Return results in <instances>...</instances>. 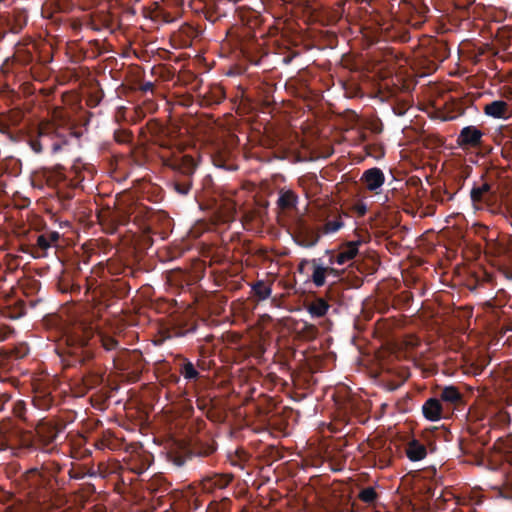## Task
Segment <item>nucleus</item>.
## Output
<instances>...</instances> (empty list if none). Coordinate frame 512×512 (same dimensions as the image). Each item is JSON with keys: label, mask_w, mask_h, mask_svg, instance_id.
Here are the masks:
<instances>
[{"label": "nucleus", "mask_w": 512, "mask_h": 512, "mask_svg": "<svg viewBox=\"0 0 512 512\" xmlns=\"http://www.w3.org/2000/svg\"><path fill=\"white\" fill-rule=\"evenodd\" d=\"M99 346L107 352L121 350L118 340L104 333L82 330L67 337L66 365L82 369L72 380V388L78 396L86 395L103 383L104 372L94 363Z\"/></svg>", "instance_id": "1"}, {"label": "nucleus", "mask_w": 512, "mask_h": 512, "mask_svg": "<svg viewBox=\"0 0 512 512\" xmlns=\"http://www.w3.org/2000/svg\"><path fill=\"white\" fill-rule=\"evenodd\" d=\"M62 466L56 461L44 462L32 467L15 479L19 492L36 506L49 507L57 496L58 488L64 484L57 478Z\"/></svg>", "instance_id": "2"}, {"label": "nucleus", "mask_w": 512, "mask_h": 512, "mask_svg": "<svg viewBox=\"0 0 512 512\" xmlns=\"http://www.w3.org/2000/svg\"><path fill=\"white\" fill-rule=\"evenodd\" d=\"M160 147L167 151L162 153L163 164L173 171L171 185L182 196L188 195L193 186V177L197 169V161L179 149H174L170 141H162Z\"/></svg>", "instance_id": "3"}, {"label": "nucleus", "mask_w": 512, "mask_h": 512, "mask_svg": "<svg viewBox=\"0 0 512 512\" xmlns=\"http://www.w3.org/2000/svg\"><path fill=\"white\" fill-rule=\"evenodd\" d=\"M216 450L217 443L211 435H195L188 443H176L167 452V459L176 467H182L193 457H209Z\"/></svg>", "instance_id": "4"}, {"label": "nucleus", "mask_w": 512, "mask_h": 512, "mask_svg": "<svg viewBox=\"0 0 512 512\" xmlns=\"http://www.w3.org/2000/svg\"><path fill=\"white\" fill-rule=\"evenodd\" d=\"M64 428L65 425L43 418L37 422L34 432L24 441H27V447L51 453L56 449L55 441Z\"/></svg>", "instance_id": "5"}, {"label": "nucleus", "mask_w": 512, "mask_h": 512, "mask_svg": "<svg viewBox=\"0 0 512 512\" xmlns=\"http://www.w3.org/2000/svg\"><path fill=\"white\" fill-rule=\"evenodd\" d=\"M27 143L36 154L42 153L45 147H50L52 153L56 154L68 141L57 133L54 126L45 124L38 127L35 136L28 137Z\"/></svg>", "instance_id": "6"}, {"label": "nucleus", "mask_w": 512, "mask_h": 512, "mask_svg": "<svg viewBox=\"0 0 512 512\" xmlns=\"http://www.w3.org/2000/svg\"><path fill=\"white\" fill-rule=\"evenodd\" d=\"M397 7V13H401L403 18L415 27L425 21L429 12L428 6L422 0H400Z\"/></svg>", "instance_id": "7"}, {"label": "nucleus", "mask_w": 512, "mask_h": 512, "mask_svg": "<svg viewBox=\"0 0 512 512\" xmlns=\"http://www.w3.org/2000/svg\"><path fill=\"white\" fill-rule=\"evenodd\" d=\"M320 229L308 224L304 219H298L293 227L292 238L303 248H312L320 240Z\"/></svg>", "instance_id": "8"}, {"label": "nucleus", "mask_w": 512, "mask_h": 512, "mask_svg": "<svg viewBox=\"0 0 512 512\" xmlns=\"http://www.w3.org/2000/svg\"><path fill=\"white\" fill-rule=\"evenodd\" d=\"M485 133L478 126L463 127L456 138L459 148L464 151L481 149L484 146Z\"/></svg>", "instance_id": "9"}, {"label": "nucleus", "mask_w": 512, "mask_h": 512, "mask_svg": "<svg viewBox=\"0 0 512 512\" xmlns=\"http://www.w3.org/2000/svg\"><path fill=\"white\" fill-rule=\"evenodd\" d=\"M470 198L476 209L490 208L496 202V193L489 182L481 181L474 183L470 191Z\"/></svg>", "instance_id": "10"}, {"label": "nucleus", "mask_w": 512, "mask_h": 512, "mask_svg": "<svg viewBox=\"0 0 512 512\" xmlns=\"http://www.w3.org/2000/svg\"><path fill=\"white\" fill-rule=\"evenodd\" d=\"M197 329V322L193 318L178 316L174 318L169 326L164 330L165 338L184 337L194 333Z\"/></svg>", "instance_id": "11"}, {"label": "nucleus", "mask_w": 512, "mask_h": 512, "mask_svg": "<svg viewBox=\"0 0 512 512\" xmlns=\"http://www.w3.org/2000/svg\"><path fill=\"white\" fill-rule=\"evenodd\" d=\"M59 237L60 235L57 231H46L42 234H37L35 244L30 248L31 255L35 258L45 257L47 250L56 246Z\"/></svg>", "instance_id": "12"}, {"label": "nucleus", "mask_w": 512, "mask_h": 512, "mask_svg": "<svg viewBox=\"0 0 512 512\" xmlns=\"http://www.w3.org/2000/svg\"><path fill=\"white\" fill-rule=\"evenodd\" d=\"M360 241H350L344 244L338 253L333 250H326L329 264L344 265L354 259L358 254Z\"/></svg>", "instance_id": "13"}, {"label": "nucleus", "mask_w": 512, "mask_h": 512, "mask_svg": "<svg viewBox=\"0 0 512 512\" xmlns=\"http://www.w3.org/2000/svg\"><path fill=\"white\" fill-rule=\"evenodd\" d=\"M436 397L441 400V403H443L447 409V414L451 413L456 406L463 402V394L460 392L459 388L454 385L440 388Z\"/></svg>", "instance_id": "14"}, {"label": "nucleus", "mask_w": 512, "mask_h": 512, "mask_svg": "<svg viewBox=\"0 0 512 512\" xmlns=\"http://www.w3.org/2000/svg\"><path fill=\"white\" fill-rule=\"evenodd\" d=\"M232 474H212L210 476H206L201 481L202 490L206 493H215L218 490H223L231 483L233 480Z\"/></svg>", "instance_id": "15"}, {"label": "nucleus", "mask_w": 512, "mask_h": 512, "mask_svg": "<svg viewBox=\"0 0 512 512\" xmlns=\"http://www.w3.org/2000/svg\"><path fill=\"white\" fill-rule=\"evenodd\" d=\"M360 180L368 191L377 194L385 183V175L380 168L372 167L363 172Z\"/></svg>", "instance_id": "16"}, {"label": "nucleus", "mask_w": 512, "mask_h": 512, "mask_svg": "<svg viewBox=\"0 0 512 512\" xmlns=\"http://www.w3.org/2000/svg\"><path fill=\"white\" fill-rule=\"evenodd\" d=\"M422 413L427 420L435 422L447 414V409L439 398L431 397L422 405Z\"/></svg>", "instance_id": "17"}, {"label": "nucleus", "mask_w": 512, "mask_h": 512, "mask_svg": "<svg viewBox=\"0 0 512 512\" xmlns=\"http://www.w3.org/2000/svg\"><path fill=\"white\" fill-rule=\"evenodd\" d=\"M126 465L131 472L140 475L151 465V455L146 453L131 454L126 461Z\"/></svg>", "instance_id": "18"}, {"label": "nucleus", "mask_w": 512, "mask_h": 512, "mask_svg": "<svg viewBox=\"0 0 512 512\" xmlns=\"http://www.w3.org/2000/svg\"><path fill=\"white\" fill-rule=\"evenodd\" d=\"M203 362L198 361L195 365L188 358L181 356L179 363V373L184 377L188 382H195L200 378V372L198 368H202Z\"/></svg>", "instance_id": "19"}, {"label": "nucleus", "mask_w": 512, "mask_h": 512, "mask_svg": "<svg viewBox=\"0 0 512 512\" xmlns=\"http://www.w3.org/2000/svg\"><path fill=\"white\" fill-rule=\"evenodd\" d=\"M311 266L313 269L311 281L316 287L324 286L326 283L325 261L323 258H313L311 259Z\"/></svg>", "instance_id": "20"}, {"label": "nucleus", "mask_w": 512, "mask_h": 512, "mask_svg": "<svg viewBox=\"0 0 512 512\" xmlns=\"http://www.w3.org/2000/svg\"><path fill=\"white\" fill-rule=\"evenodd\" d=\"M483 111L487 116L493 118H506L509 113V106L507 102L503 100H496L487 103L484 106Z\"/></svg>", "instance_id": "21"}, {"label": "nucleus", "mask_w": 512, "mask_h": 512, "mask_svg": "<svg viewBox=\"0 0 512 512\" xmlns=\"http://www.w3.org/2000/svg\"><path fill=\"white\" fill-rule=\"evenodd\" d=\"M406 455L411 461H420L427 455V449L420 441L413 439L406 447Z\"/></svg>", "instance_id": "22"}, {"label": "nucleus", "mask_w": 512, "mask_h": 512, "mask_svg": "<svg viewBox=\"0 0 512 512\" xmlns=\"http://www.w3.org/2000/svg\"><path fill=\"white\" fill-rule=\"evenodd\" d=\"M10 31L19 33L27 24V13L25 10H14L11 19L8 20Z\"/></svg>", "instance_id": "23"}, {"label": "nucleus", "mask_w": 512, "mask_h": 512, "mask_svg": "<svg viewBox=\"0 0 512 512\" xmlns=\"http://www.w3.org/2000/svg\"><path fill=\"white\" fill-rule=\"evenodd\" d=\"M329 307L330 305L324 298L317 297L307 305V311L312 317L320 318L326 315Z\"/></svg>", "instance_id": "24"}, {"label": "nucleus", "mask_w": 512, "mask_h": 512, "mask_svg": "<svg viewBox=\"0 0 512 512\" xmlns=\"http://www.w3.org/2000/svg\"><path fill=\"white\" fill-rule=\"evenodd\" d=\"M68 475L70 479L82 480L86 476L95 477L97 475V472L95 471L93 466L72 465V467L68 471Z\"/></svg>", "instance_id": "25"}, {"label": "nucleus", "mask_w": 512, "mask_h": 512, "mask_svg": "<svg viewBox=\"0 0 512 512\" xmlns=\"http://www.w3.org/2000/svg\"><path fill=\"white\" fill-rule=\"evenodd\" d=\"M297 202L298 196L293 190H280L277 204L281 209H292L296 206Z\"/></svg>", "instance_id": "26"}, {"label": "nucleus", "mask_w": 512, "mask_h": 512, "mask_svg": "<svg viewBox=\"0 0 512 512\" xmlns=\"http://www.w3.org/2000/svg\"><path fill=\"white\" fill-rule=\"evenodd\" d=\"M111 294L119 299L125 298L130 293L131 287L128 282L116 279L109 286Z\"/></svg>", "instance_id": "27"}, {"label": "nucleus", "mask_w": 512, "mask_h": 512, "mask_svg": "<svg viewBox=\"0 0 512 512\" xmlns=\"http://www.w3.org/2000/svg\"><path fill=\"white\" fill-rule=\"evenodd\" d=\"M33 405L40 410H49L54 405V399L51 394L38 392L33 397Z\"/></svg>", "instance_id": "28"}, {"label": "nucleus", "mask_w": 512, "mask_h": 512, "mask_svg": "<svg viewBox=\"0 0 512 512\" xmlns=\"http://www.w3.org/2000/svg\"><path fill=\"white\" fill-rule=\"evenodd\" d=\"M492 421L495 426L507 427L511 422V416L504 406H497L493 412Z\"/></svg>", "instance_id": "29"}, {"label": "nucleus", "mask_w": 512, "mask_h": 512, "mask_svg": "<svg viewBox=\"0 0 512 512\" xmlns=\"http://www.w3.org/2000/svg\"><path fill=\"white\" fill-rule=\"evenodd\" d=\"M251 289H252V291L254 293V296L259 301H264V300L268 299L271 296V293H272L271 286L267 285L265 283V281H263V280H258L256 282H254L251 285Z\"/></svg>", "instance_id": "30"}, {"label": "nucleus", "mask_w": 512, "mask_h": 512, "mask_svg": "<svg viewBox=\"0 0 512 512\" xmlns=\"http://www.w3.org/2000/svg\"><path fill=\"white\" fill-rule=\"evenodd\" d=\"M230 152L226 148L220 150L214 157V164L226 170H235L237 166L229 162Z\"/></svg>", "instance_id": "31"}, {"label": "nucleus", "mask_w": 512, "mask_h": 512, "mask_svg": "<svg viewBox=\"0 0 512 512\" xmlns=\"http://www.w3.org/2000/svg\"><path fill=\"white\" fill-rule=\"evenodd\" d=\"M26 313L24 302L19 300L13 305H9L6 307L5 315L6 317L16 320L21 318Z\"/></svg>", "instance_id": "32"}, {"label": "nucleus", "mask_w": 512, "mask_h": 512, "mask_svg": "<svg viewBox=\"0 0 512 512\" xmlns=\"http://www.w3.org/2000/svg\"><path fill=\"white\" fill-rule=\"evenodd\" d=\"M344 223L342 221L341 215H337L332 220H327L326 223L320 228V231L323 234H331L335 233L343 227Z\"/></svg>", "instance_id": "33"}, {"label": "nucleus", "mask_w": 512, "mask_h": 512, "mask_svg": "<svg viewBox=\"0 0 512 512\" xmlns=\"http://www.w3.org/2000/svg\"><path fill=\"white\" fill-rule=\"evenodd\" d=\"M455 193H452L446 189L435 188L432 190L431 196L435 202L444 204L453 200Z\"/></svg>", "instance_id": "34"}, {"label": "nucleus", "mask_w": 512, "mask_h": 512, "mask_svg": "<svg viewBox=\"0 0 512 512\" xmlns=\"http://www.w3.org/2000/svg\"><path fill=\"white\" fill-rule=\"evenodd\" d=\"M230 464L234 467L244 469L245 463L248 461V455L245 451H236L233 455H229Z\"/></svg>", "instance_id": "35"}, {"label": "nucleus", "mask_w": 512, "mask_h": 512, "mask_svg": "<svg viewBox=\"0 0 512 512\" xmlns=\"http://www.w3.org/2000/svg\"><path fill=\"white\" fill-rule=\"evenodd\" d=\"M299 333L306 340H314L318 335V328L311 323L304 322Z\"/></svg>", "instance_id": "36"}, {"label": "nucleus", "mask_w": 512, "mask_h": 512, "mask_svg": "<svg viewBox=\"0 0 512 512\" xmlns=\"http://www.w3.org/2000/svg\"><path fill=\"white\" fill-rule=\"evenodd\" d=\"M359 499L364 503L371 504L376 501L377 493L373 487H366L360 491Z\"/></svg>", "instance_id": "37"}, {"label": "nucleus", "mask_w": 512, "mask_h": 512, "mask_svg": "<svg viewBox=\"0 0 512 512\" xmlns=\"http://www.w3.org/2000/svg\"><path fill=\"white\" fill-rule=\"evenodd\" d=\"M4 353L8 359H22L27 355L28 348L26 346L15 347L6 350Z\"/></svg>", "instance_id": "38"}, {"label": "nucleus", "mask_w": 512, "mask_h": 512, "mask_svg": "<svg viewBox=\"0 0 512 512\" xmlns=\"http://www.w3.org/2000/svg\"><path fill=\"white\" fill-rule=\"evenodd\" d=\"M26 411H27V408H26V403L22 400H18L16 402L13 403L12 405V412L14 414L15 417L21 419V420H24L26 421Z\"/></svg>", "instance_id": "39"}, {"label": "nucleus", "mask_w": 512, "mask_h": 512, "mask_svg": "<svg viewBox=\"0 0 512 512\" xmlns=\"http://www.w3.org/2000/svg\"><path fill=\"white\" fill-rule=\"evenodd\" d=\"M132 134L127 130H117L114 133V139L116 142L124 144L131 141Z\"/></svg>", "instance_id": "40"}, {"label": "nucleus", "mask_w": 512, "mask_h": 512, "mask_svg": "<svg viewBox=\"0 0 512 512\" xmlns=\"http://www.w3.org/2000/svg\"><path fill=\"white\" fill-rule=\"evenodd\" d=\"M231 500L223 497L220 502L215 504L214 512H231Z\"/></svg>", "instance_id": "41"}, {"label": "nucleus", "mask_w": 512, "mask_h": 512, "mask_svg": "<svg viewBox=\"0 0 512 512\" xmlns=\"http://www.w3.org/2000/svg\"><path fill=\"white\" fill-rule=\"evenodd\" d=\"M23 114L19 111L11 112L8 116V121L12 125H18L22 120Z\"/></svg>", "instance_id": "42"}, {"label": "nucleus", "mask_w": 512, "mask_h": 512, "mask_svg": "<svg viewBox=\"0 0 512 512\" xmlns=\"http://www.w3.org/2000/svg\"><path fill=\"white\" fill-rule=\"evenodd\" d=\"M335 264H329V260H327V262H325V270H326V276L327 275H333L335 277H339L340 276V271L337 270L336 268H334Z\"/></svg>", "instance_id": "43"}, {"label": "nucleus", "mask_w": 512, "mask_h": 512, "mask_svg": "<svg viewBox=\"0 0 512 512\" xmlns=\"http://www.w3.org/2000/svg\"><path fill=\"white\" fill-rule=\"evenodd\" d=\"M142 92L144 93H147V92H153L154 90V84L150 81L148 82H144L140 85V88H139Z\"/></svg>", "instance_id": "44"}, {"label": "nucleus", "mask_w": 512, "mask_h": 512, "mask_svg": "<svg viewBox=\"0 0 512 512\" xmlns=\"http://www.w3.org/2000/svg\"><path fill=\"white\" fill-rule=\"evenodd\" d=\"M141 270L140 269H134L133 267H125L124 270H123V273L125 274V276H132V277H136L138 273H140Z\"/></svg>", "instance_id": "45"}, {"label": "nucleus", "mask_w": 512, "mask_h": 512, "mask_svg": "<svg viewBox=\"0 0 512 512\" xmlns=\"http://www.w3.org/2000/svg\"><path fill=\"white\" fill-rule=\"evenodd\" d=\"M0 132L2 134H6L8 135L11 139H12V134L10 132V126L8 123H5V122H1L0 121Z\"/></svg>", "instance_id": "46"}, {"label": "nucleus", "mask_w": 512, "mask_h": 512, "mask_svg": "<svg viewBox=\"0 0 512 512\" xmlns=\"http://www.w3.org/2000/svg\"><path fill=\"white\" fill-rule=\"evenodd\" d=\"M308 264H311V260H308V259H302L300 261V263L298 264V267H297V271L301 274H304V271H305V267L308 265Z\"/></svg>", "instance_id": "47"}, {"label": "nucleus", "mask_w": 512, "mask_h": 512, "mask_svg": "<svg viewBox=\"0 0 512 512\" xmlns=\"http://www.w3.org/2000/svg\"><path fill=\"white\" fill-rule=\"evenodd\" d=\"M194 424H195V431L197 433H199L206 426V422L200 418L194 420Z\"/></svg>", "instance_id": "48"}, {"label": "nucleus", "mask_w": 512, "mask_h": 512, "mask_svg": "<svg viewBox=\"0 0 512 512\" xmlns=\"http://www.w3.org/2000/svg\"><path fill=\"white\" fill-rule=\"evenodd\" d=\"M11 396L7 393L0 395V411L4 409V405L10 400Z\"/></svg>", "instance_id": "49"}, {"label": "nucleus", "mask_w": 512, "mask_h": 512, "mask_svg": "<svg viewBox=\"0 0 512 512\" xmlns=\"http://www.w3.org/2000/svg\"><path fill=\"white\" fill-rule=\"evenodd\" d=\"M29 286L32 291H39L41 287V283L38 280H30Z\"/></svg>", "instance_id": "50"}, {"label": "nucleus", "mask_w": 512, "mask_h": 512, "mask_svg": "<svg viewBox=\"0 0 512 512\" xmlns=\"http://www.w3.org/2000/svg\"><path fill=\"white\" fill-rule=\"evenodd\" d=\"M59 289L61 292L66 293L69 291V284L62 280L59 282Z\"/></svg>", "instance_id": "51"}, {"label": "nucleus", "mask_w": 512, "mask_h": 512, "mask_svg": "<svg viewBox=\"0 0 512 512\" xmlns=\"http://www.w3.org/2000/svg\"><path fill=\"white\" fill-rule=\"evenodd\" d=\"M216 92H217V96L214 99V103L219 104L222 101V99L224 98V96H223V92L221 89H217Z\"/></svg>", "instance_id": "52"}, {"label": "nucleus", "mask_w": 512, "mask_h": 512, "mask_svg": "<svg viewBox=\"0 0 512 512\" xmlns=\"http://www.w3.org/2000/svg\"><path fill=\"white\" fill-rule=\"evenodd\" d=\"M94 445L99 450H103L106 447L105 440H103V439L97 440Z\"/></svg>", "instance_id": "53"}, {"label": "nucleus", "mask_w": 512, "mask_h": 512, "mask_svg": "<svg viewBox=\"0 0 512 512\" xmlns=\"http://www.w3.org/2000/svg\"><path fill=\"white\" fill-rule=\"evenodd\" d=\"M371 129L374 133L379 134L382 132V124H373Z\"/></svg>", "instance_id": "54"}, {"label": "nucleus", "mask_w": 512, "mask_h": 512, "mask_svg": "<svg viewBox=\"0 0 512 512\" xmlns=\"http://www.w3.org/2000/svg\"><path fill=\"white\" fill-rule=\"evenodd\" d=\"M357 210H358V213H359L360 215H364V214L366 213V207H365V205H360V206H358V207H357Z\"/></svg>", "instance_id": "55"}, {"label": "nucleus", "mask_w": 512, "mask_h": 512, "mask_svg": "<svg viewBox=\"0 0 512 512\" xmlns=\"http://www.w3.org/2000/svg\"><path fill=\"white\" fill-rule=\"evenodd\" d=\"M505 404L506 406H512V394L506 396Z\"/></svg>", "instance_id": "56"}, {"label": "nucleus", "mask_w": 512, "mask_h": 512, "mask_svg": "<svg viewBox=\"0 0 512 512\" xmlns=\"http://www.w3.org/2000/svg\"><path fill=\"white\" fill-rule=\"evenodd\" d=\"M201 506V503L197 498L193 499V508L198 509Z\"/></svg>", "instance_id": "57"}, {"label": "nucleus", "mask_w": 512, "mask_h": 512, "mask_svg": "<svg viewBox=\"0 0 512 512\" xmlns=\"http://www.w3.org/2000/svg\"><path fill=\"white\" fill-rule=\"evenodd\" d=\"M440 46L444 50V53H443V55H442V57L440 59L442 61L443 59H445L447 57V55H446V47H445L444 44H441Z\"/></svg>", "instance_id": "58"}, {"label": "nucleus", "mask_w": 512, "mask_h": 512, "mask_svg": "<svg viewBox=\"0 0 512 512\" xmlns=\"http://www.w3.org/2000/svg\"><path fill=\"white\" fill-rule=\"evenodd\" d=\"M427 209H429V210H430V214H433V212H434V206H432V205H431V206H428V207H427Z\"/></svg>", "instance_id": "59"}, {"label": "nucleus", "mask_w": 512, "mask_h": 512, "mask_svg": "<svg viewBox=\"0 0 512 512\" xmlns=\"http://www.w3.org/2000/svg\"><path fill=\"white\" fill-rule=\"evenodd\" d=\"M4 2V0H0V3Z\"/></svg>", "instance_id": "60"}, {"label": "nucleus", "mask_w": 512, "mask_h": 512, "mask_svg": "<svg viewBox=\"0 0 512 512\" xmlns=\"http://www.w3.org/2000/svg\"><path fill=\"white\" fill-rule=\"evenodd\" d=\"M242 512H248V511H246V510H243Z\"/></svg>", "instance_id": "61"}]
</instances>
